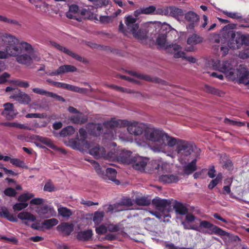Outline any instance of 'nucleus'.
Segmentation results:
<instances>
[{
  "label": "nucleus",
  "mask_w": 249,
  "mask_h": 249,
  "mask_svg": "<svg viewBox=\"0 0 249 249\" xmlns=\"http://www.w3.org/2000/svg\"><path fill=\"white\" fill-rule=\"evenodd\" d=\"M117 175V172L115 169H113L112 168H107L106 169V176L108 178L115 182H116L117 184L120 183V181L116 179Z\"/></svg>",
  "instance_id": "c756f323"
},
{
  "label": "nucleus",
  "mask_w": 249,
  "mask_h": 249,
  "mask_svg": "<svg viewBox=\"0 0 249 249\" xmlns=\"http://www.w3.org/2000/svg\"><path fill=\"white\" fill-rule=\"evenodd\" d=\"M80 13L81 15L85 16V17L88 19H91L94 18V14L92 12L89 8L82 9Z\"/></svg>",
  "instance_id": "8fccbe9b"
},
{
  "label": "nucleus",
  "mask_w": 249,
  "mask_h": 249,
  "mask_svg": "<svg viewBox=\"0 0 249 249\" xmlns=\"http://www.w3.org/2000/svg\"><path fill=\"white\" fill-rule=\"evenodd\" d=\"M216 64L215 67V69H218L221 71L225 73H229V76L232 75L234 73L232 71V65L228 61H224L222 64H220V61L217 60L215 63Z\"/></svg>",
  "instance_id": "ddd939ff"
},
{
  "label": "nucleus",
  "mask_w": 249,
  "mask_h": 249,
  "mask_svg": "<svg viewBox=\"0 0 249 249\" xmlns=\"http://www.w3.org/2000/svg\"><path fill=\"white\" fill-rule=\"evenodd\" d=\"M19 46L21 47V52L22 50H24L29 55L31 56L32 60L34 59L36 61L40 60V58L39 57L34 54V50L32 45L26 42H19Z\"/></svg>",
  "instance_id": "dca6fc26"
},
{
  "label": "nucleus",
  "mask_w": 249,
  "mask_h": 249,
  "mask_svg": "<svg viewBox=\"0 0 249 249\" xmlns=\"http://www.w3.org/2000/svg\"><path fill=\"white\" fill-rule=\"evenodd\" d=\"M34 196V194L32 193L22 194L18 196V200L23 203H25L26 201L32 198Z\"/></svg>",
  "instance_id": "37998d69"
},
{
  "label": "nucleus",
  "mask_w": 249,
  "mask_h": 249,
  "mask_svg": "<svg viewBox=\"0 0 249 249\" xmlns=\"http://www.w3.org/2000/svg\"><path fill=\"white\" fill-rule=\"evenodd\" d=\"M51 208L47 205H43L37 210V213L40 215L45 216L48 213Z\"/></svg>",
  "instance_id": "603ef678"
},
{
  "label": "nucleus",
  "mask_w": 249,
  "mask_h": 249,
  "mask_svg": "<svg viewBox=\"0 0 249 249\" xmlns=\"http://www.w3.org/2000/svg\"><path fill=\"white\" fill-rule=\"evenodd\" d=\"M105 152V149L99 146H95L89 150V153L96 159L102 158Z\"/></svg>",
  "instance_id": "393cba45"
},
{
  "label": "nucleus",
  "mask_w": 249,
  "mask_h": 249,
  "mask_svg": "<svg viewBox=\"0 0 249 249\" xmlns=\"http://www.w3.org/2000/svg\"><path fill=\"white\" fill-rule=\"evenodd\" d=\"M176 212L180 215H184L188 213V209L185 204L176 201L173 205Z\"/></svg>",
  "instance_id": "b1692460"
},
{
  "label": "nucleus",
  "mask_w": 249,
  "mask_h": 249,
  "mask_svg": "<svg viewBox=\"0 0 249 249\" xmlns=\"http://www.w3.org/2000/svg\"><path fill=\"white\" fill-rule=\"evenodd\" d=\"M121 160L124 163L131 164L134 159L132 156V152L130 151H123V153L120 156Z\"/></svg>",
  "instance_id": "cd10ccee"
},
{
  "label": "nucleus",
  "mask_w": 249,
  "mask_h": 249,
  "mask_svg": "<svg viewBox=\"0 0 249 249\" xmlns=\"http://www.w3.org/2000/svg\"><path fill=\"white\" fill-rule=\"evenodd\" d=\"M0 217L5 218L11 222H16L18 221L16 217L10 213L6 208H2L0 211Z\"/></svg>",
  "instance_id": "c85d7f7f"
},
{
  "label": "nucleus",
  "mask_w": 249,
  "mask_h": 249,
  "mask_svg": "<svg viewBox=\"0 0 249 249\" xmlns=\"http://www.w3.org/2000/svg\"><path fill=\"white\" fill-rule=\"evenodd\" d=\"M203 38L196 34H193L187 39V44L190 45H195L202 42Z\"/></svg>",
  "instance_id": "473e14b6"
},
{
  "label": "nucleus",
  "mask_w": 249,
  "mask_h": 249,
  "mask_svg": "<svg viewBox=\"0 0 249 249\" xmlns=\"http://www.w3.org/2000/svg\"><path fill=\"white\" fill-rule=\"evenodd\" d=\"M28 204L27 203H23L22 202L20 203H17L13 205V209L15 211H19L24 209H25L28 206Z\"/></svg>",
  "instance_id": "864d4df0"
},
{
  "label": "nucleus",
  "mask_w": 249,
  "mask_h": 249,
  "mask_svg": "<svg viewBox=\"0 0 249 249\" xmlns=\"http://www.w3.org/2000/svg\"><path fill=\"white\" fill-rule=\"evenodd\" d=\"M128 124V121L122 120H115L114 118H111L109 121H106L103 123V126L105 128L107 129H113L115 127H122L124 125H127Z\"/></svg>",
  "instance_id": "9b49d317"
},
{
  "label": "nucleus",
  "mask_w": 249,
  "mask_h": 249,
  "mask_svg": "<svg viewBox=\"0 0 249 249\" xmlns=\"http://www.w3.org/2000/svg\"><path fill=\"white\" fill-rule=\"evenodd\" d=\"M185 20L189 23L187 28L191 30L194 29L195 27L197 25L199 20V16L193 11H189L184 14Z\"/></svg>",
  "instance_id": "1a4fd4ad"
},
{
  "label": "nucleus",
  "mask_w": 249,
  "mask_h": 249,
  "mask_svg": "<svg viewBox=\"0 0 249 249\" xmlns=\"http://www.w3.org/2000/svg\"><path fill=\"white\" fill-rule=\"evenodd\" d=\"M18 92H16L13 95L10 96V98L15 99L19 103L28 105L29 104L31 99L30 96L25 92H21L20 90L17 89Z\"/></svg>",
  "instance_id": "9d476101"
},
{
  "label": "nucleus",
  "mask_w": 249,
  "mask_h": 249,
  "mask_svg": "<svg viewBox=\"0 0 249 249\" xmlns=\"http://www.w3.org/2000/svg\"><path fill=\"white\" fill-rule=\"evenodd\" d=\"M112 17L106 16H101L100 17V22L102 23H108L112 21Z\"/></svg>",
  "instance_id": "69168bd1"
},
{
  "label": "nucleus",
  "mask_w": 249,
  "mask_h": 249,
  "mask_svg": "<svg viewBox=\"0 0 249 249\" xmlns=\"http://www.w3.org/2000/svg\"><path fill=\"white\" fill-rule=\"evenodd\" d=\"M220 179L221 178H219L218 176L215 179L212 180L208 185L209 189H213L217 185Z\"/></svg>",
  "instance_id": "774afa93"
},
{
  "label": "nucleus",
  "mask_w": 249,
  "mask_h": 249,
  "mask_svg": "<svg viewBox=\"0 0 249 249\" xmlns=\"http://www.w3.org/2000/svg\"><path fill=\"white\" fill-rule=\"evenodd\" d=\"M179 180V178L177 175L167 174L162 175L159 177L160 181L163 183H176Z\"/></svg>",
  "instance_id": "6ab92c4d"
},
{
  "label": "nucleus",
  "mask_w": 249,
  "mask_h": 249,
  "mask_svg": "<svg viewBox=\"0 0 249 249\" xmlns=\"http://www.w3.org/2000/svg\"><path fill=\"white\" fill-rule=\"evenodd\" d=\"M75 132V129L72 126H68L63 128L60 132V136L61 137H65L69 136L74 134Z\"/></svg>",
  "instance_id": "c9c22d12"
},
{
  "label": "nucleus",
  "mask_w": 249,
  "mask_h": 249,
  "mask_svg": "<svg viewBox=\"0 0 249 249\" xmlns=\"http://www.w3.org/2000/svg\"><path fill=\"white\" fill-rule=\"evenodd\" d=\"M2 41L6 45L5 51H0V58H6L8 55L14 56L21 53L18 39L13 36L5 34L2 36Z\"/></svg>",
  "instance_id": "f257e3e1"
},
{
  "label": "nucleus",
  "mask_w": 249,
  "mask_h": 249,
  "mask_svg": "<svg viewBox=\"0 0 249 249\" xmlns=\"http://www.w3.org/2000/svg\"><path fill=\"white\" fill-rule=\"evenodd\" d=\"M131 74H132V75H133L138 78H140L142 79H143V80H145L147 81H152V78L148 75H143V74H139L135 71H132Z\"/></svg>",
  "instance_id": "6e6d98bb"
},
{
  "label": "nucleus",
  "mask_w": 249,
  "mask_h": 249,
  "mask_svg": "<svg viewBox=\"0 0 249 249\" xmlns=\"http://www.w3.org/2000/svg\"><path fill=\"white\" fill-rule=\"evenodd\" d=\"M166 38L167 36L165 34H159L156 40L157 44L163 48L168 53H174L177 51L181 49L179 45L177 44H168L167 42Z\"/></svg>",
  "instance_id": "20e7f679"
},
{
  "label": "nucleus",
  "mask_w": 249,
  "mask_h": 249,
  "mask_svg": "<svg viewBox=\"0 0 249 249\" xmlns=\"http://www.w3.org/2000/svg\"><path fill=\"white\" fill-rule=\"evenodd\" d=\"M174 54V57L176 58H182L193 63L196 62V59L195 57L193 56H185V53L184 52L180 51V50L177 51Z\"/></svg>",
  "instance_id": "2f4dec72"
},
{
  "label": "nucleus",
  "mask_w": 249,
  "mask_h": 249,
  "mask_svg": "<svg viewBox=\"0 0 249 249\" xmlns=\"http://www.w3.org/2000/svg\"><path fill=\"white\" fill-rule=\"evenodd\" d=\"M137 18L135 17L134 18L132 15H129L125 17L124 23L128 33H134L136 30H138L139 28V24L137 23Z\"/></svg>",
  "instance_id": "6e6552de"
},
{
  "label": "nucleus",
  "mask_w": 249,
  "mask_h": 249,
  "mask_svg": "<svg viewBox=\"0 0 249 249\" xmlns=\"http://www.w3.org/2000/svg\"><path fill=\"white\" fill-rule=\"evenodd\" d=\"M68 145L74 149H79L80 144L78 138L75 139H71L68 141Z\"/></svg>",
  "instance_id": "a18cd8bd"
},
{
  "label": "nucleus",
  "mask_w": 249,
  "mask_h": 249,
  "mask_svg": "<svg viewBox=\"0 0 249 249\" xmlns=\"http://www.w3.org/2000/svg\"><path fill=\"white\" fill-rule=\"evenodd\" d=\"M88 120L87 116L81 112L78 113L76 115L71 116L70 118V120L71 123L80 124H85L88 121Z\"/></svg>",
  "instance_id": "412c9836"
},
{
  "label": "nucleus",
  "mask_w": 249,
  "mask_h": 249,
  "mask_svg": "<svg viewBox=\"0 0 249 249\" xmlns=\"http://www.w3.org/2000/svg\"><path fill=\"white\" fill-rule=\"evenodd\" d=\"M44 202L45 200L43 198L37 197L32 199L30 201V204L32 205H39L42 204Z\"/></svg>",
  "instance_id": "0e129e2a"
},
{
  "label": "nucleus",
  "mask_w": 249,
  "mask_h": 249,
  "mask_svg": "<svg viewBox=\"0 0 249 249\" xmlns=\"http://www.w3.org/2000/svg\"><path fill=\"white\" fill-rule=\"evenodd\" d=\"M68 55L71 56V57H72V58H74L75 59L79 62H82L83 63L86 62V60L85 58L80 56L78 54L74 53L71 51H70V52H69Z\"/></svg>",
  "instance_id": "4d7b16f0"
},
{
  "label": "nucleus",
  "mask_w": 249,
  "mask_h": 249,
  "mask_svg": "<svg viewBox=\"0 0 249 249\" xmlns=\"http://www.w3.org/2000/svg\"><path fill=\"white\" fill-rule=\"evenodd\" d=\"M33 139L41 142L52 149H55V146L53 141L48 138L43 137L39 135H35L33 136Z\"/></svg>",
  "instance_id": "a878e982"
},
{
  "label": "nucleus",
  "mask_w": 249,
  "mask_h": 249,
  "mask_svg": "<svg viewBox=\"0 0 249 249\" xmlns=\"http://www.w3.org/2000/svg\"><path fill=\"white\" fill-rule=\"evenodd\" d=\"M135 38L140 40L145 39L147 37V32L145 30L140 29L136 30L135 33H131Z\"/></svg>",
  "instance_id": "4c0bfd02"
},
{
  "label": "nucleus",
  "mask_w": 249,
  "mask_h": 249,
  "mask_svg": "<svg viewBox=\"0 0 249 249\" xmlns=\"http://www.w3.org/2000/svg\"><path fill=\"white\" fill-rule=\"evenodd\" d=\"M196 161L197 160L195 159L185 167L184 172L186 174H191L196 170Z\"/></svg>",
  "instance_id": "f704fd0d"
},
{
  "label": "nucleus",
  "mask_w": 249,
  "mask_h": 249,
  "mask_svg": "<svg viewBox=\"0 0 249 249\" xmlns=\"http://www.w3.org/2000/svg\"><path fill=\"white\" fill-rule=\"evenodd\" d=\"M16 55L17 62L21 64L26 65L27 66H30L32 63L31 56L27 54H23Z\"/></svg>",
  "instance_id": "5701e85b"
},
{
  "label": "nucleus",
  "mask_w": 249,
  "mask_h": 249,
  "mask_svg": "<svg viewBox=\"0 0 249 249\" xmlns=\"http://www.w3.org/2000/svg\"><path fill=\"white\" fill-rule=\"evenodd\" d=\"M249 71L247 68L243 67L238 70V82L245 85L249 84Z\"/></svg>",
  "instance_id": "f3484780"
},
{
  "label": "nucleus",
  "mask_w": 249,
  "mask_h": 249,
  "mask_svg": "<svg viewBox=\"0 0 249 249\" xmlns=\"http://www.w3.org/2000/svg\"><path fill=\"white\" fill-rule=\"evenodd\" d=\"M43 190L46 192H52L55 190V187L52 182L49 181L45 184Z\"/></svg>",
  "instance_id": "052dcab7"
},
{
  "label": "nucleus",
  "mask_w": 249,
  "mask_h": 249,
  "mask_svg": "<svg viewBox=\"0 0 249 249\" xmlns=\"http://www.w3.org/2000/svg\"><path fill=\"white\" fill-rule=\"evenodd\" d=\"M152 204L156 210L160 212L155 213L154 215L156 217L159 218H161V217L164 218L171 217L169 213L171 210V202L170 200L156 197L152 200Z\"/></svg>",
  "instance_id": "f03ea898"
},
{
  "label": "nucleus",
  "mask_w": 249,
  "mask_h": 249,
  "mask_svg": "<svg viewBox=\"0 0 249 249\" xmlns=\"http://www.w3.org/2000/svg\"><path fill=\"white\" fill-rule=\"evenodd\" d=\"M53 45L56 48L57 50H59L61 52H62L67 54H68L69 52H70V50H68L66 48L61 46L60 45L57 44V43L54 42L53 44Z\"/></svg>",
  "instance_id": "338daca9"
},
{
  "label": "nucleus",
  "mask_w": 249,
  "mask_h": 249,
  "mask_svg": "<svg viewBox=\"0 0 249 249\" xmlns=\"http://www.w3.org/2000/svg\"><path fill=\"white\" fill-rule=\"evenodd\" d=\"M53 84L57 88H61L63 89H66L67 90L77 93H84L85 91V89L84 88H79L77 86H73L64 83L54 82H53Z\"/></svg>",
  "instance_id": "4468645a"
},
{
  "label": "nucleus",
  "mask_w": 249,
  "mask_h": 249,
  "mask_svg": "<svg viewBox=\"0 0 249 249\" xmlns=\"http://www.w3.org/2000/svg\"><path fill=\"white\" fill-rule=\"evenodd\" d=\"M32 91L33 92L42 95H46L48 97L49 96V93H50V91H46L43 89L35 88L32 89Z\"/></svg>",
  "instance_id": "5fc2aeb1"
},
{
  "label": "nucleus",
  "mask_w": 249,
  "mask_h": 249,
  "mask_svg": "<svg viewBox=\"0 0 249 249\" xmlns=\"http://www.w3.org/2000/svg\"><path fill=\"white\" fill-rule=\"evenodd\" d=\"M103 125L101 124H94L91 131L92 134L96 136L100 135L103 130Z\"/></svg>",
  "instance_id": "c03bdc74"
},
{
  "label": "nucleus",
  "mask_w": 249,
  "mask_h": 249,
  "mask_svg": "<svg viewBox=\"0 0 249 249\" xmlns=\"http://www.w3.org/2000/svg\"><path fill=\"white\" fill-rule=\"evenodd\" d=\"M4 194L8 196H15L17 194L16 190L11 187L7 188L4 191Z\"/></svg>",
  "instance_id": "680f3d73"
},
{
  "label": "nucleus",
  "mask_w": 249,
  "mask_h": 249,
  "mask_svg": "<svg viewBox=\"0 0 249 249\" xmlns=\"http://www.w3.org/2000/svg\"><path fill=\"white\" fill-rule=\"evenodd\" d=\"M178 140V139H176L174 138L170 137L164 133L161 144L164 145H166L167 144L170 147H173L176 144L177 145Z\"/></svg>",
  "instance_id": "bb28decb"
},
{
  "label": "nucleus",
  "mask_w": 249,
  "mask_h": 249,
  "mask_svg": "<svg viewBox=\"0 0 249 249\" xmlns=\"http://www.w3.org/2000/svg\"><path fill=\"white\" fill-rule=\"evenodd\" d=\"M117 158V155L115 151H109L107 154L106 153V151L102 157L103 159L108 160L109 161H113Z\"/></svg>",
  "instance_id": "de8ad7c7"
},
{
  "label": "nucleus",
  "mask_w": 249,
  "mask_h": 249,
  "mask_svg": "<svg viewBox=\"0 0 249 249\" xmlns=\"http://www.w3.org/2000/svg\"><path fill=\"white\" fill-rule=\"evenodd\" d=\"M124 126H127V131L131 134L138 136L141 135L143 131V127L139 124L137 122L130 123L128 121L127 125H124Z\"/></svg>",
  "instance_id": "f8f14e48"
},
{
  "label": "nucleus",
  "mask_w": 249,
  "mask_h": 249,
  "mask_svg": "<svg viewBox=\"0 0 249 249\" xmlns=\"http://www.w3.org/2000/svg\"><path fill=\"white\" fill-rule=\"evenodd\" d=\"M156 10V6L154 5H150L147 7H140L138 9L134 11L133 15L135 17H138L141 15H151L154 14V11Z\"/></svg>",
  "instance_id": "aec40b11"
},
{
  "label": "nucleus",
  "mask_w": 249,
  "mask_h": 249,
  "mask_svg": "<svg viewBox=\"0 0 249 249\" xmlns=\"http://www.w3.org/2000/svg\"><path fill=\"white\" fill-rule=\"evenodd\" d=\"M183 15L184 12L181 9L174 6H171L170 17L177 18L179 17L182 16Z\"/></svg>",
  "instance_id": "e433bc0d"
},
{
  "label": "nucleus",
  "mask_w": 249,
  "mask_h": 249,
  "mask_svg": "<svg viewBox=\"0 0 249 249\" xmlns=\"http://www.w3.org/2000/svg\"><path fill=\"white\" fill-rule=\"evenodd\" d=\"M228 36H230L228 42V46L232 49H237L242 45L249 46V36L244 35L239 32H235L232 31L228 33Z\"/></svg>",
  "instance_id": "7ed1b4c3"
},
{
  "label": "nucleus",
  "mask_w": 249,
  "mask_h": 249,
  "mask_svg": "<svg viewBox=\"0 0 249 249\" xmlns=\"http://www.w3.org/2000/svg\"><path fill=\"white\" fill-rule=\"evenodd\" d=\"M0 21L15 25H18V22L17 20L8 18L6 17L1 15H0Z\"/></svg>",
  "instance_id": "bf43d9fd"
},
{
  "label": "nucleus",
  "mask_w": 249,
  "mask_h": 249,
  "mask_svg": "<svg viewBox=\"0 0 249 249\" xmlns=\"http://www.w3.org/2000/svg\"><path fill=\"white\" fill-rule=\"evenodd\" d=\"M135 202L139 206H147L151 204V202L152 203V201L148 197L142 196L137 197Z\"/></svg>",
  "instance_id": "58836bf2"
},
{
  "label": "nucleus",
  "mask_w": 249,
  "mask_h": 249,
  "mask_svg": "<svg viewBox=\"0 0 249 249\" xmlns=\"http://www.w3.org/2000/svg\"><path fill=\"white\" fill-rule=\"evenodd\" d=\"M92 3L96 8H99L106 6L109 4V1L108 0H94Z\"/></svg>",
  "instance_id": "09e8293b"
},
{
  "label": "nucleus",
  "mask_w": 249,
  "mask_h": 249,
  "mask_svg": "<svg viewBox=\"0 0 249 249\" xmlns=\"http://www.w3.org/2000/svg\"><path fill=\"white\" fill-rule=\"evenodd\" d=\"M11 163L15 165L17 167H20L22 168H27V166L26 165L24 162L22 160H20L18 159L17 158H12L11 160Z\"/></svg>",
  "instance_id": "49530a36"
},
{
  "label": "nucleus",
  "mask_w": 249,
  "mask_h": 249,
  "mask_svg": "<svg viewBox=\"0 0 249 249\" xmlns=\"http://www.w3.org/2000/svg\"><path fill=\"white\" fill-rule=\"evenodd\" d=\"M92 236V231L91 230H88L78 232L76 237L79 241H87L90 240Z\"/></svg>",
  "instance_id": "4be33fe9"
},
{
  "label": "nucleus",
  "mask_w": 249,
  "mask_h": 249,
  "mask_svg": "<svg viewBox=\"0 0 249 249\" xmlns=\"http://www.w3.org/2000/svg\"><path fill=\"white\" fill-rule=\"evenodd\" d=\"M199 227L209 229V231L208 233L211 234H215L221 236H227L228 235L227 232L207 221H201Z\"/></svg>",
  "instance_id": "0eeeda50"
},
{
  "label": "nucleus",
  "mask_w": 249,
  "mask_h": 249,
  "mask_svg": "<svg viewBox=\"0 0 249 249\" xmlns=\"http://www.w3.org/2000/svg\"><path fill=\"white\" fill-rule=\"evenodd\" d=\"M77 69L74 66L71 65H64L59 67V71L61 74L68 72L76 71Z\"/></svg>",
  "instance_id": "72a5a7b5"
},
{
  "label": "nucleus",
  "mask_w": 249,
  "mask_h": 249,
  "mask_svg": "<svg viewBox=\"0 0 249 249\" xmlns=\"http://www.w3.org/2000/svg\"><path fill=\"white\" fill-rule=\"evenodd\" d=\"M58 223V220L53 218L44 220L43 222V225L46 227V229H49L52 227L56 225Z\"/></svg>",
  "instance_id": "79ce46f5"
},
{
  "label": "nucleus",
  "mask_w": 249,
  "mask_h": 249,
  "mask_svg": "<svg viewBox=\"0 0 249 249\" xmlns=\"http://www.w3.org/2000/svg\"><path fill=\"white\" fill-rule=\"evenodd\" d=\"M205 90L209 93L214 95H218L219 94V90L218 89L208 85L205 86Z\"/></svg>",
  "instance_id": "13d9d810"
},
{
  "label": "nucleus",
  "mask_w": 249,
  "mask_h": 249,
  "mask_svg": "<svg viewBox=\"0 0 249 249\" xmlns=\"http://www.w3.org/2000/svg\"><path fill=\"white\" fill-rule=\"evenodd\" d=\"M147 163V159L138 157H134V159L131 164H132L133 168L136 170H144Z\"/></svg>",
  "instance_id": "a211bd4d"
},
{
  "label": "nucleus",
  "mask_w": 249,
  "mask_h": 249,
  "mask_svg": "<svg viewBox=\"0 0 249 249\" xmlns=\"http://www.w3.org/2000/svg\"><path fill=\"white\" fill-rule=\"evenodd\" d=\"M176 151L181 156H189L193 152V144L187 141L178 140Z\"/></svg>",
  "instance_id": "423d86ee"
},
{
  "label": "nucleus",
  "mask_w": 249,
  "mask_h": 249,
  "mask_svg": "<svg viewBox=\"0 0 249 249\" xmlns=\"http://www.w3.org/2000/svg\"><path fill=\"white\" fill-rule=\"evenodd\" d=\"M163 134L164 132L160 129L148 128L144 132L143 136L147 141L161 144Z\"/></svg>",
  "instance_id": "39448f33"
},
{
  "label": "nucleus",
  "mask_w": 249,
  "mask_h": 249,
  "mask_svg": "<svg viewBox=\"0 0 249 249\" xmlns=\"http://www.w3.org/2000/svg\"><path fill=\"white\" fill-rule=\"evenodd\" d=\"M6 126L10 127H17L22 129H30L28 127L24 124H19L15 122H7L5 124Z\"/></svg>",
  "instance_id": "3c124183"
},
{
  "label": "nucleus",
  "mask_w": 249,
  "mask_h": 249,
  "mask_svg": "<svg viewBox=\"0 0 249 249\" xmlns=\"http://www.w3.org/2000/svg\"><path fill=\"white\" fill-rule=\"evenodd\" d=\"M104 216V212H95L94 213V215L92 218L93 221L94 222L95 224H98L102 221Z\"/></svg>",
  "instance_id": "a19ab883"
},
{
  "label": "nucleus",
  "mask_w": 249,
  "mask_h": 249,
  "mask_svg": "<svg viewBox=\"0 0 249 249\" xmlns=\"http://www.w3.org/2000/svg\"><path fill=\"white\" fill-rule=\"evenodd\" d=\"M57 231L61 232L64 236L70 235L74 230V226L72 223L63 222L57 227Z\"/></svg>",
  "instance_id": "2eb2a0df"
},
{
  "label": "nucleus",
  "mask_w": 249,
  "mask_h": 249,
  "mask_svg": "<svg viewBox=\"0 0 249 249\" xmlns=\"http://www.w3.org/2000/svg\"><path fill=\"white\" fill-rule=\"evenodd\" d=\"M58 214L65 218L70 217L72 214L71 210L66 207H60L58 209Z\"/></svg>",
  "instance_id": "ea45409f"
},
{
  "label": "nucleus",
  "mask_w": 249,
  "mask_h": 249,
  "mask_svg": "<svg viewBox=\"0 0 249 249\" xmlns=\"http://www.w3.org/2000/svg\"><path fill=\"white\" fill-rule=\"evenodd\" d=\"M1 114L8 120L13 119L16 116V114L14 113V111H7V112H2Z\"/></svg>",
  "instance_id": "e2e57ef3"
},
{
  "label": "nucleus",
  "mask_w": 249,
  "mask_h": 249,
  "mask_svg": "<svg viewBox=\"0 0 249 249\" xmlns=\"http://www.w3.org/2000/svg\"><path fill=\"white\" fill-rule=\"evenodd\" d=\"M18 217L22 220H28L32 222H34L36 220V217L34 215L27 212L19 213L18 215Z\"/></svg>",
  "instance_id": "7c9ffc66"
}]
</instances>
